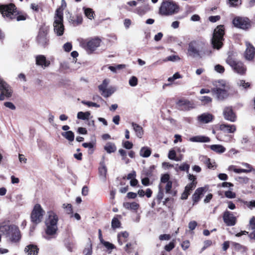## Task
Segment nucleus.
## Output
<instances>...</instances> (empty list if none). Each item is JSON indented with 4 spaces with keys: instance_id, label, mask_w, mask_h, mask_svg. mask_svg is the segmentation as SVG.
Segmentation results:
<instances>
[{
    "instance_id": "1",
    "label": "nucleus",
    "mask_w": 255,
    "mask_h": 255,
    "mask_svg": "<svg viewBox=\"0 0 255 255\" xmlns=\"http://www.w3.org/2000/svg\"><path fill=\"white\" fill-rule=\"evenodd\" d=\"M0 12L4 18L9 20L24 21L28 18L25 12L18 10L13 3L0 4Z\"/></svg>"
},
{
    "instance_id": "2",
    "label": "nucleus",
    "mask_w": 255,
    "mask_h": 255,
    "mask_svg": "<svg viewBox=\"0 0 255 255\" xmlns=\"http://www.w3.org/2000/svg\"><path fill=\"white\" fill-rule=\"evenodd\" d=\"M225 29L224 25H218L214 30L211 42L213 48L219 50L223 46Z\"/></svg>"
},
{
    "instance_id": "3",
    "label": "nucleus",
    "mask_w": 255,
    "mask_h": 255,
    "mask_svg": "<svg viewBox=\"0 0 255 255\" xmlns=\"http://www.w3.org/2000/svg\"><path fill=\"white\" fill-rule=\"evenodd\" d=\"M48 217L45 220V233L48 236H53L57 233L58 230L57 223L59 218L57 214L53 211L48 212Z\"/></svg>"
},
{
    "instance_id": "4",
    "label": "nucleus",
    "mask_w": 255,
    "mask_h": 255,
    "mask_svg": "<svg viewBox=\"0 0 255 255\" xmlns=\"http://www.w3.org/2000/svg\"><path fill=\"white\" fill-rule=\"evenodd\" d=\"M179 6L172 1H164L162 2L159 9V13L161 15H171L178 12Z\"/></svg>"
},
{
    "instance_id": "5",
    "label": "nucleus",
    "mask_w": 255,
    "mask_h": 255,
    "mask_svg": "<svg viewBox=\"0 0 255 255\" xmlns=\"http://www.w3.org/2000/svg\"><path fill=\"white\" fill-rule=\"evenodd\" d=\"M1 232H6L5 235L9 237V241L12 243H17L21 239L20 232L18 228L15 226H2Z\"/></svg>"
},
{
    "instance_id": "6",
    "label": "nucleus",
    "mask_w": 255,
    "mask_h": 255,
    "mask_svg": "<svg viewBox=\"0 0 255 255\" xmlns=\"http://www.w3.org/2000/svg\"><path fill=\"white\" fill-rule=\"evenodd\" d=\"M102 40L98 37L90 39H82L80 41V46L85 49L88 53H92L100 46Z\"/></svg>"
},
{
    "instance_id": "7",
    "label": "nucleus",
    "mask_w": 255,
    "mask_h": 255,
    "mask_svg": "<svg viewBox=\"0 0 255 255\" xmlns=\"http://www.w3.org/2000/svg\"><path fill=\"white\" fill-rule=\"evenodd\" d=\"M219 87H215L211 89V92L215 94L219 100H224L229 96L228 90L230 87L227 85L225 81L220 80L218 81Z\"/></svg>"
},
{
    "instance_id": "8",
    "label": "nucleus",
    "mask_w": 255,
    "mask_h": 255,
    "mask_svg": "<svg viewBox=\"0 0 255 255\" xmlns=\"http://www.w3.org/2000/svg\"><path fill=\"white\" fill-rule=\"evenodd\" d=\"M55 20L53 23L54 31L57 36H62L64 32L63 24V12L60 8L56 10Z\"/></svg>"
},
{
    "instance_id": "9",
    "label": "nucleus",
    "mask_w": 255,
    "mask_h": 255,
    "mask_svg": "<svg viewBox=\"0 0 255 255\" xmlns=\"http://www.w3.org/2000/svg\"><path fill=\"white\" fill-rule=\"evenodd\" d=\"M235 27L244 30H248L252 27V22L246 17H235L232 21Z\"/></svg>"
},
{
    "instance_id": "10",
    "label": "nucleus",
    "mask_w": 255,
    "mask_h": 255,
    "mask_svg": "<svg viewBox=\"0 0 255 255\" xmlns=\"http://www.w3.org/2000/svg\"><path fill=\"white\" fill-rule=\"evenodd\" d=\"M44 213L45 211L43 210L41 205L39 204H35L31 213V221L36 225L39 224L41 222Z\"/></svg>"
},
{
    "instance_id": "11",
    "label": "nucleus",
    "mask_w": 255,
    "mask_h": 255,
    "mask_svg": "<svg viewBox=\"0 0 255 255\" xmlns=\"http://www.w3.org/2000/svg\"><path fill=\"white\" fill-rule=\"evenodd\" d=\"M0 101L10 98L13 93L11 86L1 78H0Z\"/></svg>"
},
{
    "instance_id": "12",
    "label": "nucleus",
    "mask_w": 255,
    "mask_h": 255,
    "mask_svg": "<svg viewBox=\"0 0 255 255\" xmlns=\"http://www.w3.org/2000/svg\"><path fill=\"white\" fill-rule=\"evenodd\" d=\"M223 219L227 226H233L236 224L237 222V218L232 212L227 210L224 212Z\"/></svg>"
},
{
    "instance_id": "13",
    "label": "nucleus",
    "mask_w": 255,
    "mask_h": 255,
    "mask_svg": "<svg viewBox=\"0 0 255 255\" xmlns=\"http://www.w3.org/2000/svg\"><path fill=\"white\" fill-rule=\"evenodd\" d=\"M223 116L225 120L231 122H235L237 120V115L233 111L232 107H226L223 111Z\"/></svg>"
},
{
    "instance_id": "14",
    "label": "nucleus",
    "mask_w": 255,
    "mask_h": 255,
    "mask_svg": "<svg viewBox=\"0 0 255 255\" xmlns=\"http://www.w3.org/2000/svg\"><path fill=\"white\" fill-rule=\"evenodd\" d=\"M206 191L205 187H199L195 190L192 197L193 205L198 203Z\"/></svg>"
},
{
    "instance_id": "15",
    "label": "nucleus",
    "mask_w": 255,
    "mask_h": 255,
    "mask_svg": "<svg viewBox=\"0 0 255 255\" xmlns=\"http://www.w3.org/2000/svg\"><path fill=\"white\" fill-rule=\"evenodd\" d=\"M247 49L245 51L246 58L249 60H253L255 56V48L250 43H246Z\"/></svg>"
},
{
    "instance_id": "16",
    "label": "nucleus",
    "mask_w": 255,
    "mask_h": 255,
    "mask_svg": "<svg viewBox=\"0 0 255 255\" xmlns=\"http://www.w3.org/2000/svg\"><path fill=\"white\" fill-rule=\"evenodd\" d=\"M46 34L44 31H40L37 36V43L43 47L48 45L49 42V39L47 38Z\"/></svg>"
},
{
    "instance_id": "17",
    "label": "nucleus",
    "mask_w": 255,
    "mask_h": 255,
    "mask_svg": "<svg viewBox=\"0 0 255 255\" xmlns=\"http://www.w3.org/2000/svg\"><path fill=\"white\" fill-rule=\"evenodd\" d=\"M36 64L45 68L50 65V61L46 59V57L43 55H38L36 57Z\"/></svg>"
},
{
    "instance_id": "18",
    "label": "nucleus",
    "mask_w": 255,
    "mask_h": 255,
    "mask_svg": "<svg viewBox=\"0 0 255 255\" xmlns=\"http://www.w3.org/2000/svg\"><path fill=\"white\" fill-rule=\"evenodd\" d=\"M219 129L223 132L233 133L236 131L237 128L234 125L222 124L219 125Z\"/></svg>"
},
{
    "instance_id": "19",
    "label": "nucleus",
    "mask_w": 255,
    "mask_h": 255,
    "mask_svg": "<svg viewBox=\"0 0 255 255\" xmlns=\"http://www.w3.org/2000/svg\"><path fill=\"white\" fill-rule=\"evenodd\" d=\"M39 249L37 245L29 244L26 246L24 249V252L27 255H37Z\"/></svg>"
},
{
    "instance_id": "20",
    "label": "nucleus",
    "mask_w": 255,
    "mask_h": 255,
    "mask_svg": "<svg viewBox=\"0 0 255 255\" xmlns=\"http://www.w3.org/2000/svg\"><path fill=\"white\" fill-rule=\"evenodd\" d=\"M234 70L240 75H244L246 73V68L243 62L239 61L231 67Z\"/></svg>"
},
{
    "instance_id": "21",
    "label": "nucleus",
    "mask_w": 255,
    "mask_h": 255,
    "mask_svg": "<svg viewBox=\"0 0 255 255\" xmlns=\"http://www.w3.org/2000/svg\"><path fill=\"white\" fill-rule=\"evenodd\" d=\"M214 116L209 113H204L198 117V121L202 124H207L212 122Z\"/></svg>"
},
{
    "instance_id": "22",
    "label": "nucleus",
    "mask_w": 255,
    "mask_h": 255,
    "mask_svg": "<svg viewBox=\"0 0 255 255\" xmlns=\"http://www.w3.org/2000/svg\"><path fill=\"white\" fill-rule=\"evenodd\" d=\"M236 54L233 51L228 52V57L226 59V63L231 67L239 61L236 58Z\"/></svg>"
},
{
    "instance_id": "23",
    "label": "nucleus",
    "mask_w": 255,
    "mask_h": 255,
    "mask_svg": "<svg viewBox=\"0 0 255 255\" xmlns=\"http://www.w3.org/2000/svg\"><path fill=\"white\" fill-rule=\"evenodd\" d=\"M189 140L194 142H208L210 141V138L206 136L197 135L190 137Z\"/></svg>"
},
{
    "instance_id": "24",
    "label": "nucleus",
    "mask_w": 255,
    "mask_h": 255,
    "mask_svg": "<svg viewBox=\"0 0 255 255\" xmlns=\"http://www.w3.org/2000/svg\"><path fill=\"white\" fill-rule=\"evenodd\" d=\"M129 234L127 231L122 232L118 234V242L120 245L122 246L124 243L127 241Z\"/></svg>"
},
{
    "instance_id": "25",
    "label": "nucleus",
    "mask_w": 255,
    "mask_h": 255,
    "mask_svg": "<svg viewBox=\"0 0 255 255\" xmlns=\"http://www.w3.org/2000/svg\"><path fill=\"white\" fill-rule=\"evenodd\" d=\"M121 215H117L113 218L111 222V226L113 229L115 230L117 228H119L121 227L122 224L119 220V219H121Z\"/></svg>"
},
{
    "instance_id": "26",
    "label": "nucleus",
    "mask_w": 255,
    "mask_h": 255,
    "mask_svg": "<svg viewBox=\"0 0 255 255\" xmlns=\"http://www.w3.org/2000/svg\"><path fill=\"white\" fill-rule=\"evenodd\" d=\"M131 125L136 133V136L139 138H141L143 135V129L142 128L134 123H132Z\"/></svg>"
},
{
    "instance_id": "27",
    "label": "nucleus",
    "mask_w": 255,
    "mask_h": 255,
    "mask_svg": "<svg viewBox=\"0 0 255 255\" xmlns=\"http://www.w3.org/2000/svg\"><path fill=\"white\" fill-rule=\"evenodd\" d=\"M30 8L35 13H40L43 11V4L42 2L39 3H32L30 4Z\"/></svg>"
},
{
    "instance_id": "28",
    "label": "nucleus",
    "mask_w": 255,
    "mask_h": 255,
    "mask_svg": "<svg viewBox=\"0 0 255 255\" xmlns=\"http://www.w3.org/2000/svg\"><path fill=\"white\" fill-rule=\"evenodd\" d=\"M124 206L128 210L136 211L139 207V205L135 202H126L124 203Z\"/></svg>"
},
{
    "instance_id": "29",
    "label": "nucleus",
    "mask_w": 255,
    "mask_h": 255,
    "mask_svg": "<svg viewBox=\"0 0 255 255\" xmlns=\"http://www.w3.org/2000/svg\"><path fill=\"white\" fill-rule=\"evenodd\" d=\"M188 51L189 55L192 57L200 56L199 50L191 43L189 44Z\"/></svg>"
},
{
    "instance_id": "30",
    "label": "nucleus",
    "mask_w": 255,
    "mask_h": 255,
    "mask_svg": "<svg viewBox=\"0 0 255 255\" xmlns=\"http://www.w3.org/2000/svg\"><path fill=\"white\" fill-rule=\"evenodd\" d=\"M151 154V149L147 146H143L140 150L139 154L143 157H148Z\"/></svg>"
},
{
    "instance_id": "31",
    "label": "nucleus",
    "mask_w": 255,
    "mask_h": 255,
    "mask_svg": "<svg viewBox=\"0 0 255 255\" xmlns=\"http://www.w3.org/2000/svg\"><path fill=\"white\" fill-rule=\"evenodd\" d=\"M232 245L236 251L240 252L242 254L246 253L248 251V248L246 247L243 246L239 243L233 242Z\"/></svg>"
},
{
    "instance_id": "32",
    "label": "nucleus",
    "mask_w": 255,
    "mask_h": 255,
    "mask_svg": "<svg viewBox=\"0 0 255 255\" xmlns=\"http://www.w3.org/2000/svg\"><path fill=\"white\" fill-rule=\"evenodd\" d=\"M210 148L211 150L218 153H222L226 151V148L220 144L211 145L210 146Z\"/></svg>"
},
{
    "instance_id": "33",
    "label": "nucleus",
    "mask_w": 255,
    "mask_h": 255,
    "mask_svg": "<svg viewBox=\"0 0 255 255\" xmlns=\"http://www.w3.org/2000/svg\"><path fill=\"white\" fill-rule=\"evenodd\" d=\"M104 149L108 153H111L116 151L117 147L114 143L108 142L105 146Z\"/></svg>"
},
{
    "instance_id": "34",
    "label": "nucleus",
    "mask_w": 255,
    "mask_h": 255,
    "mask_svg": "<svg viewBox=\"0 0 255 255\" xmlns=\"http://www.w3.org/2000/svg\"><path fill=\"white\" fill-rule=\"evenodd\" d=\"M84 11V14L86 17L89 19L92 20L94 18L95 15V12L93 9L91 8H83Z\"/></svg>"
},
{
    "instance_id": "35",
    "label": "nucleus",
    "mask_w": 255,
    "mask_h": 255,
    "mask_svg": "<svg viewBox=\"0 0 255 255\" xmlns=\"http://www.w3.org/2000/svg\"><path fill=\"white\" fill-rule=\"evenodd\" d=\"M62 135L69 141H73L74 139V133L71 130L62 132Z\"/></svg>"
},
{
    "instance_id": "36",
    "label": "nucleus",
    "mask_w": 255,
    "mask_h": 255,
    "mask_svg": "<svg viewBox=\"0 0 255 255\" xmlns=\"http://www.w3.org/2000/svg\"><path fill=\"white\" fill-rule=\"evenodd\" d=\"M92 243L91 239L89 238L88 247L83 250V254L84 255H92Z\"/></svg>"
},
{
    "instance_id": "37",
    "label": "nucleus",
    "mask_w": 255,
    "mask_h": 255,
    "mask_svg": "<svg viewBox=\"0 0 255 255\" xmlns=\"http://www.w3.org/2000/svg\"><path fill=\"white\" fill-rule=\"evenodd\" d=\"M90 112H79L77 114V118L79 119L86 120H88L90 116Z\"/></svg>"
},
{
    "instance_id": "38",
    "label": "nucleus",
    "mask_w": 255,
    "mask_h": 255,
    "mask_svg": "<svg viewBox=\"0 0 255 255\" xmlns=\"http://www.w3.org/2000/svg\"><path fill=\"white\" fill-rule=\"evenodd\" d=\"M239 86L242 87L244 89L247 90L248 89L251 88V84L249 82H246L244 80H240L238 83Z\"/></svg>"
},
{
    "instance_id": "39",
    "label": "nucleus",
    "mask_w": 255,
    "mask_h": 255,
    "mask_svg": "<svg viewBox=\"0 0 255 255\" xmlns=\"http://www.w3.org/2000/svg\"><path fill=\"white\" fill-rule=\"evenodd\" d=\"M120 155L122 156V160H124L126 164H128L129 162V160L127 157V152L125 150L120 149L119 150Z\"/></svg>"
},
{
    "instance_id": "40",
    "label": "nucleus",
    "mask_w": 255,
    "mask_h": 255,
    "mask_svg": "<svg viewBox=\"0 0 255 255\" xmlns=\"http://www.w3.org/2000/svg\"><path fill=\"white\" fill-rule=\"evenodd\" d=\"M63 207L65 209L66 213L68 214H71V217L73 216V210L72 206L71 204H63Z\"/></svg>"
},
{
    "instance_id": "41",
    "label": "nucleus",
    "mask_w": 255,
    "mask_h": 255,
    "mask_svg": "<svg viewBox=\"0 0 255 255\" xmlns=\"http://www.w3.org/2000/svg\"><path fill=\"white\" fill-rule=\"evenodd\" d=\"M229 4L230 7H238L242 4V0H229Z\"/></svg>"
},
{
    "instance_id": "42",
    "label": "nucleus",
    "mask_w": 255,
    "mask_h": 255,
    "mask_svg": "<svg viewBox=\"0 0 255 255\" xmlns=\"http://www.w3.org/2000/svg\"><path fill=\"white\" fill-rule=\"evenodd\" d=\"M108 85V81L107 79H105L103 81L102 84L98 86V88L100 91L105 92L106 89H107Z\"/></svg>"
},
{
    "instance_id": "43",
    "label": "nucleus",
    "mask_w": 255,
    "mask_h": 255,
    "mask_svg": "<svg viewBox=\"0 0 255 255\" xmlns=\"http://www.w3.org/2000/svg\"><path fill=\"white\" fill-rule=\"evenodd\" d=\"M197 182L192 181V182L188 184L185 187V190L190 192L191 191L193 190L196 186Z\"/></svg>"
},
{
    "instance_id": "44",
    "label": "nucleus",
    "mask_w": 255,
    "mask_h": 255,
    "mask_svg": "<svg viewBox=\"0 0 255 255\" xmlns=\"http://www.w3.org/2000/svg\"><path fill=\"white\" fill-rule=\"evenodd\" d=\"M175 242L174 240H173L172 242H170L168 245L165 246L164 249L167 252H170L175 248Z\"/></svg>"
},
{
    "instance_id": "45",
    "label": "nucleus",
    "mask_w": 255,
    "mask_h": 255,
    "mask_svg": "<svg viewBox=\"0 0 255 255\" xmlns=\"http://www.w3.org/2000/svg\"><path fill=\"white\" fill-rule=\"evenodd\" d=\"M176 153L174 150H173V149L170 150L169 151L168 157L169 159H172V160H174L176 161L179 160V159L176 158Z\"/></svg>"
},
{
    "instance_id": "46",
    "label": "nucleus",
    "mask_w": 255,
    "mask_h": 255,
    "mask_svg": "<svg viewBox=\"0 0 255 255\" xmlns=\"http://www.w3.org/2000/svg\"><path fill=\"white\" fill-rule=\"evenodd\" d=\"M138 79L135 76H132L129 80V84L132 87H134L137 85Z\"/></svg>"
},
{
    "instance_id": "47",
    "label": "nucleus",
    "mask_w": 255,
    "mask_h": 255,
    "mask_svg": "<svg viewBox=\"0 0 255 255\" xmlns=\"http://www.w3.org/2000/svg\"><path fill=\"white\" fill-rule=\"evenodd\" d=\"M170 179V176L169 174L168 173L164 174L162 175L161 177V182L163 183H167L168 182L170 181L169 180Z\"/></svg>"
},
{
    "instance_id": "48",
    "label": "nucleus",
    "mask_w": 255,
    "mask_h": 255,
    "mask_svg": "<svg viewBox=\"0 0 255 255\" xmlns=\"http://www.w3.org/2000/svg\"><path fill=\"white\" fill-rule=\"evenodd\" d=\"M213 244V242L210 240H207L204 242V246L201 249V252L204 251L208 247L211 246Z\"/></svg>"
},
{
    "instance_id": "49",
    "label": "nucleus",
    "mask_w": 255,
    "mask_h": 255,
    "mask_svg": "<svg viewBox=\"0 0 255 255\" xmlns=\"http://www.w3.org/2000/svg\"><path fill=\"white\" fill-rule=\"evenodd\" d=\"M190 168V165L186 163H183L181 165H180L179 167V169L181 171H185L187 173L189 172V169Z\"/></svg>"
},
{
    "instance_id": "50",
    "label": "nucleus",
    "mask_w": 255,
    "mask_h": 255,
    "mask_svg": "<svg viewBox=\"0 0 255 255\" xmlns=\"http://www.w3.org/2000/svg\"><path fill=\"white\" fill-rule=\"evenodd\" d=\"M83 22V17L81 15H77L74 19L73 20V23L77 25L80 24Z\"/></svg>"
},
{
    "instance_id": "51",
    "label": "nucleus",
    "mask_w": 255,
    "mask_h": 255,
    "mask_svg": "<svg viewBox=\"0 0 255 255\" xmlns=\"http://www.w3.org/2000/svg\"><path fill=\"white\" fill-rule=\"evenodd\" d=\"M164 197V193H163V191L162 189H160L158 194H157V197H156V199H157V201L158 202V204H160L161 202V200H162V199Z\"/></svg>"
},
{
    "instance_id": "52",
    "label": "nucleus",
    "mask_w": 255,
    "mask_h": 255,
    "mask_svg": "<svg viewBox=\"0 0 255 255\" xmlns=\"http://www.w3.org/2000/svg\"><path fill=\"white\" fill-rule=\"evenodd\" d=\"M201 101L204 104H208L212 102V99L209 96H202L201 98Z\"/></svg>"
},
{
    "instance_id": "53",
    "label": "nucleus",
    "mask_w": 255,
    "mask_h": 255,
    "mask_svg": "<svg viewBox=\"0 0 255 255\" xmlns=\"http://www.w3.org/2000/svg\"><path fill=\"white\" fill-rule=\"evenodd\" d=\"M108 250H113L116 248V246L108 242L103 241L102 243Z\"/></svg>"
},
{
    "instance_id": "54",
    "label": "nucleus",
    "mask_w": 255,
    "mask_h": 255,
    "mask_svg": "<svg viewBox=\"0 0 255 255\" xmlns=\"http://www.w3.org/2000/svg\"><path fill=\"white\" fill-rule=\"evenodd\" d=\"M241 201L245 205H247L250 209H252L253 207H255V200L251 201L250 202L243 200H241Z\"/></svg>"
},
{
    "instance_id": "55",
    "label": "nucleus",
    "mask_w": 255,
    "mask_h": 255,
    "mask_svg": "<svg viewBox=\"0 0 255 255\" xmlns=\"http://www.w3.org/2000/svg\"><path fill=\"white\" fill-rule=\"evenodd\" d=\"M225 195L228 198L232 199L236 197V194L235 192L229 190L225 192Z\"/></svg>"
},
{
    "instance_id": "56",
    "label": "nucleus",
    "mask_w": 255,
    "mask_h": 255,
    "mask_svg": "<svg viewBox=\"0 0 255 255\" xmlns=\"http://www.w3.org/2000/svg\"><path fill=\"white\" fill-rule=\"evenodd\" d=\"M180 60V58L177 55H170L166 58L165 61H175Z\"/></svg>"
},
{
    "instance_id": "57",
    "label": "nucleus",
    "mask_w": 255,
    "mask_h": 255,
    "mask_svg": "<svg viewBox=\"0 0 255 255\" xmlns=\"http://www.w3.org/2000/svg\"><path fill=\"white\" fill-rule=\"evenodd\" d=\"M172 187V181H169L166 183V185L165 186V191L166 193L170 194L171 193V188Z\"/></svg>"
},
{
    "instance_id": "58",
    "label": "nucleus",
    "mask_w": 255,
    "mask_h": 255,
    "mask_svg": "<svg viewBox=\"0 0 255 255\" xmlns=\"http://www.w3.org/2000/svg\"><path fill=\"white\" fill-rule=\"evenodd\" d=\"M63 48L66 52H70L72 49V45L70 42H67L63 45Z\"/></svg>"
},
{
    "instance_id": "59",
    "label": "nucleus",
    "mask_w": 255,
    "mask_h": 255,
    "mask_svg": "<svg viewBox=\"0 0 255 255\" xmlns=\"http://www.w3.org/2000/svg\"><path fill=\"white\" fill-rule=\"evenodd\" d=\"M249 228L252 230L255 229V217H253L250 220Z\"/></svg>"
},
{
    "instance_id": "60",
    "label": "nucleus",
    "mask_w": 255,
    "mask_h": 255,
    "mask_svg": "<svg viewBox=\"0 0 255 255\" xmlns=\"http://www.w3.org/2000/svg\"><path fill=\"white\" fill-rule=\"evenodd\" d=\"M215 70L220 73H223L225 71L224 67L220 64H217L215 66Z\"/></svg>"
},
{
    "instance_id": "61",
    "label": "nucleus",
    "mask_w": 255,
    "mask_h": 255,
    "mask_svg": "<svg viewBox=\"0 0 255 255\" xmlns=\"http://www.w3.org/2000/svg\"><path fill=\"white\" fill-rule=\"evenodd\" d=\"M123 144V146L128 149H130L133 147V143L129 141H126Z\"/></svg>"
},
{
    "instance_id": "62",
    "label": "nucleus",
    "mask_w": 255,
    "mask_h": 255,
    "mask_svg": "<svg viewBox=\"0 0 255 255\" xmlns=\"http://www.w3.org/2000/svg\"><path fill=\"white\" fill-rule=\"evenodd\" d=\"M190 247V242L188 240L183 241L181 243V247L183 250L188 249Z\"/></svg>"
},
{
    "instance_id": "63",
    "label": "nucleus",
    "mask_w": 255,
    "mask_h": 255,
    "mask_svg": "<svg viewBox=\"0 0 255 255\" xmlns=\"http://www.w3.org/2000/svg\"><path fill=\"white\" fill-rule=\"evenodd\" d=\"M4 106L11 110H15L16 108L15 106L14 105V104L10 102H4Z\"/></svg>"
},
{
    "instance_id": "64",
    "label": "nucleus",
    "mask_w": 255,
    "mask_h": 255,
    "mask_svg": "<svg viewBox=\"0 0 255 255\" xmlns=\"http://www.w3.org/2000/svg\"><path fill=\"white\" fill-rule=\"evenodd\" d=\"M171 238V236L169 234H162L160 235L159 237V239L161 241L163 240H169Z\"/></svg>"
}]
</instances>
